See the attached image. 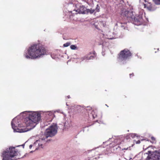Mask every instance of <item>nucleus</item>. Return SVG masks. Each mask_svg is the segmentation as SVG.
Wrapping results in <instances>:
<instances>
[{"mask_svg": "<svg viewBox=\"0 0 160 160\" xmlns=\"http://www.w3.org/2000/svg\"><path fill=\"white\" fill-rule=\"evenodd\" d=\"M46 50L40 43L32 44L29 47L28 50L29 55L26 54L25 57L27 58L36 59L40 58L42 56L46 54Z\"/></svg>", "mask_w": 160, "mask_h": 160, "instance_id": "nucleus-1", "label": "nucleus"}, {"mask_svg": "<svg viewBox=\"0 0 160 160\" xmlns=\"http://www.w3.org/2000/svg\"><path fill=\"white\" fill-rule=\"evenodd\" d=\"M41 119L40 114L37 112H31L29 113L28 116L24 120L25 123L27 127H30L29 129L33 128Z\"/></svg>", "mask_w": 160, "mask_h": 160, "instance_id": "nucleus-2", "label": "nucleus"}, {"mask_svg": "<svg viewBox=\"0 0 160 160\" xmlns=\"http://www.w3.org/2000/svg\"><path fill=\"white\" fill-rule=\"evenodd\" d=\"M18 151L14 147L9 148L7 151L3 152L2 157V160H12V158L17 155Z\"/></svg>", "mask_w": 160, "mask_h": 160, "instance_id": "nucleus-3", "label": "nucleus"}, {"mask_svg": "<svg viewBox=\"0 0 160 160\" xmlns=\"http://www.w3.org/2000/svg\"><path fill=\"white\" fill-rule=\"evenodd\" d=\"M120 13L123 17L126 18L128 21L138 22V20L135 17L133 11L132 10H127L125 8L121 9Z\"/></svg>", "mask_w": 160, "mask_h": 160, "instance_id": "nucleus-4", "label": "nucleus"}, {"mask_svg": "<svg viewBox=\"0 0 160 160\" xmlns=\"http://www.w3.org/2000/svg\"><path fill=\"white\" fill-rule=\"evenodd\" d=\"M132 55V53L127 48L121 50L118 55V59L120 61H126L129 59Z\"/></svg>", "mask_w": 160, "mask_h": 160, "instance_id": "nucleus-5", "label": "nucleus"}, {"mask_svg": "<svg viewBox=\"0 0 160 160\" xmlns=\"http://www.w3.org/2000/svg\"><path fill=\"white\" fill-rule=\"evenodd\" d=\"M58 128L56 124H53L46 129L44 136L45 138L54 136L57 133Z\"/></svg>", "mask_w": 160, "mask_h": 160, "instance_id": "nucleus-6", "label": "nucleus"}, {"mask_svg": "<svg viewBox=\"0 0 160 160\" xmlns=\"http://www.w3.org/2000/svg\"><path fill=\"white\" fill-rule=\"evenodd\" d=\"M76 11L80 14H86L87 9L83 5L76 4Z\"/></svg>", "mask_w": 160, "mask_h": 160, "instance_id": "nucleus-7", "label": "nucleus"}, {"mask_svg": "<svg viewBox=\"0 0 160 160\" xmlns=\"http://www.w3.org/2000/svg\"><path fill=\"white\" fill-rule=\"evenodd\" d=\"M96 53L93 51L89 52L87 55L84 57V58L88 60L93 59L96 57Z\"/></svg>", "mask_w": 160, "mask_h": 160, "instance_id": "nucleus-8", "label": "nucleus"}, {"mask_svg": "<svg viewBox=\"0 0 160 160\" xmlns=\"http://www.w3.org/2000/svg\"><path fill=\"white\" fill-rule=\"evenodd\" d=\"M71 3L75 4L76 6V4H79L82 5L83 2H86L85 0H70Z\"/></svg>", "mask_w": 160, "mask_h": 160, "instance_id": "nucleus-9", "label": "nucleus"}, {"mask_svg": "<svg viewBox=\"0 0 160 160\" xmlns=\"http://www.w3.org/2000/svg\"><path fill=\"white\" fill-rule=\"evenodd\" d=\"M11 124V125H12V128L13 129L14 131H16L17 132H25L27 131V130L26 131L25 130H24L22 129H21L20 130L18 129V131L16 130L17 128L15 126V124L13 123V120H12V121Z\"/></svg>", "mask_w": 160, "mask_h": 160, "instance_id": "nucleus-10", "label": "nucleus"}, {"mask_svg": "<svg viewBox=\"0 0 160 160\" xmlns=\"http://www.w3.org/2000/svg\"><path fill=\"white\" fill-rule=\"evenodd\" d=\"M144 8H147V9L150 11H152L153 10V9L152 4L149 2L147 4H144Z\"/></svg>", "mask_w": 160, "mask_h": 160, "instance_id": "nucleus-11", "label": "nucleus"}, {"mask_svg": "<svg viewBox=\"0 0 160 160\" xmlns=\"http://www.w3.org/2000/svg\"><path fill=\"white\" fill-rule=\"evenodd\" d=\"M103 22L101 21H98L97 22H95L94 23V25L95 28L98 29H100V28L102 25Z\"/></svg>", "mask_w": 160, "mask_h": 160, "instance_id": "nucleus-12", "label": "nucleus"}, {"mask_svg": "<svg viewBox=\"0 0 160 160\" xmlns=\"http://www.w3.org/2000/svg\"><path fill=\"white\" fill-rule=\"evenodd\" d=\"M154 160H160V154L159 153H156L154 157Z\"/></svg>", "mask_w": 160, "mask_h": 160, "instance_id": "nucleus-13", "label": "nucleus"}, {"mask_svg": "<svg viewBox=\"0 0 160 160\" xmlns=\"http://www.w3.org/2000/svg\"><path fill=\"white\" fill-rule=\"evenodd\" d=\"M95 10L89 9H87L86 14L90 13H92L95 12Z\"/></svg>", "mask_w": 160, "mask_h": 160, "instance_id": "nucleus-14", "label": "nucleus"}, {"mask_svg": "<svg viewBox=\"0 0 160 160\" xmlns=\"http://www.w3.org/2000/svg\"><path fill=\"white\" fill-rule=\"evenodd\" d=\"M71 44V43L70 42H67L65 43H64L63 45V46L64 47H67L69 46H70Z\"/></svg>", "mask_w": 160, "mask_h": 160, "instance_id": "nucleus-15", "label": "nucleus"}, {"mask_svg": "<svg viewBox=\"0 0 160 160\" xmlns=\"http://www.w3.org/2000/svg\"><path fill=\"white\" fill-rule=\"evenodd\" d=\"M70 47L71 49L72 50H75L77 48V47L76 46L73 45H71Z\"/></svg>", "mask_w": 160, "mask_h": 160, "instance_id": "nucleus-16", "label": "nucleus"}, {"mask_svg": "<svg viewBox=\"0 0 160 160\" xmlns=\"http://www.w3.org/2000/svg\"><path fill=\"white\" fill-rule=\"evenodd\" d=\"M154 2L157 4H160V0H153Z\"/></svg>", "mask_w": 160, "mask_h": 160, "instance_id": "nucleus-17", "label": "nucleus"}, {"mask_svg": "<svg viewBox=\"0 0 160 160\" xmlns=\"http://www.w3.org/2000/svg\"><path fill=\"white\" fill-rule=\"evenodd\" d=\"M95 113V112L93 111H92V115L93 118H95L97 116V115L96 114H94Z\"/></svg>", "mask_w": 160, "mask_h": 160, "instance_id": "nucleus-18", "label": "nucleus"}, {"mask_svg": "<svg viewBox=\"0 0 160 160\" xmlns=\"http://www.w3.org/2000/svg\"><path fill=\"white\" fill-rule=\"evenodd\" d=\"M151 139L152 141V142H154L156 140L155 138L153 137H151Z\"/></svg>", "mask_w": 160, "mask_h": 160, "instance_id": "nucleus-19", "label": "nucleus"}, {"mask_svg": "<svg viewBox=\"0 0 160 160\" xmlns=\"http://www.w3.org/2000/svg\"><path fill=\"white\" fill-rule=\"evenodd\" d=\"M134 76V73H130L129 74V76H130V78H131L132 77H133Z\"/></svg>", "mask_w": 160, "mask_h": 160, "instance_id": "nucleus-20", "label": "nucleus"}, {"mask_svg": "<svg viewBox=\"0 0 160 160\" xmlns=\"http://www.w3.org/2000/svg\"><path fill=\"white\" fill-rule=\"evenodd\" d=\"M131 137H132V138H134L136 135L135 134H132L130 135Z\"/></svg>", "mask_w": 160, "mask_h": 160, "instance_id": "nucleus-21", "label": "nucleus"}, {"mask_svg": "<svg viewBox=\"0 0 160 160\" xmlns=\"http://www.w3.org/2000/svg\"><path fill=\"white\" fill-rule=\"evenodd\" d=\"M120 23L121 24H126V23H127V22H122V21H120Z\"/></svg>", "mask_w": 160, "mask_h": 160, "instance_id": "nucleus-22", "label": "nucleus"}, {"mask_svg": "<svg viewBox=\"0 0 160 160\" xmlns=\"http://www.w3.org/2000/svg\"><path fill=\"white\" fill-rule=\"evenodd\" d=\"M140 143V140H138V141L136 142V144H139Z\"/></svg>", "mask_w": 160, "mask_h": 160, "instance_id": "nucleus-23", "label": "nucleus"}, {"mask_svg": "<svg viewBox=\"0 0 160 160\" xmlns=\"http://www.w3.org/2000/svg\"><path fill=\"white\" fill-rule=\"evenodd\" d=\"M128 149V148H124V149H122V150H127Z\"/></svg>", "mask_w": 160, "mask_h": 160, "instance_id": "nucleus-24", "label": "nucleus"}, {"mask_svg": "<svg viewBox=\"0 0 160 160\" xmlns=\"http://www.w3.org/2000/svg\"><path fill=\"white\" fill-rule=\"evenodd\" d=\"M32 146V145H30L29 146V147H30V148H31Z\"/></svg>", "mask_w": 160, "mask_h": 160, "instance_id": "nucleus-25", "label": "nucleus"}, {"mask_svg": "<svg viewBox=\"0 0 160 160\" xmlns=\"http://www.w3.org/2000/svg\"><path fill=\"white\" fill-rule=\"evenodd\" d=\"M69 97H70L69 96H68V98H69Z\"/></svg>", "mask_w": 160, "mask_h": 160, "instance_id": "nucleus-26", "label": "nucleus"}, {"mask_svg": "<svg viewBox=\"0 0 160 160\" xmlns=\"http://www.w3.org/2000/svg\"><path fill=\"white\" fill-rule=\"evenodd\" d=\"M106 105L107 106V107H108V106L107 105V104H106Z\"/></svg>", "mask_w": 160, "mask_h": 160, "instance_id": "nucleus-27", "label": "nucleus"}]
</instances>
